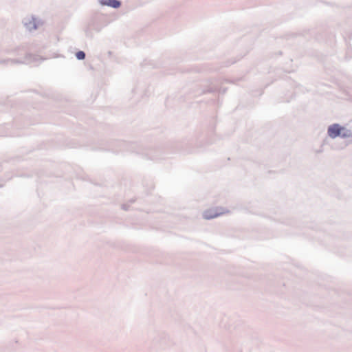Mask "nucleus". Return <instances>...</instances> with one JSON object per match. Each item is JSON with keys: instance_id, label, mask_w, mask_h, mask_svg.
<instances>
[{"instance_id": "nucleus-1", "label": "nucleus", "mask_w": 352, "mask_h": 352, "mask_svg": "<svg viewBox=\"0 0 352 352\" xmlns=\"http://www.w3.org/2000/svg\"><path fill=\"white\" fill-rule=\"evenodd\" d=\"M344 130V128L338 124H333L329 126L327 133L329 136L331 138H336L340 135H342V137L349 136V133H348V131H346L342 133V132Z\"/></svg>"}, {"instance_id": "nucleus-2", "label": "nucleus", "mask_w": 352, "mask_h": 352, "mask_svg": "<svg viewBox=\"0 0 352 352\" xmlns=\"http://www.w3.org/2000/svg\"><path fill=\"white\" fill-rule=\"evenodd\" d=\"M104 4L111 6L112 8H118L120 6V2L117 0H108Z\"/></svg>"}, {"instance_id": "nucleus-3", "label": "nucleus", "mask_w": 352, "mask_h": 352, "mask_svg": "<svg viewBox=\"0 0 352 352\" xmlns=\"http://www.w3.org/2000/svg\"><path fill=\"white\" fill-rule=\"evenodd\" d=\"M76 56L79 60H82L85 57V54L82 51H79L76 53Z\"/></svg>"}, {"instance_id": "nucleus-4", "label": "nucleus", "mask_w": 352, "mask_h": 352, "mask_svg": "<svg viewBox=\"0 0 352 352\" xmlns=\"http://www.w3.org/2000/svg\"><path fill=\"white\" fill-rule=\"evenodd\" d=\"M204 217L206 219H211V218L217 217V214L210 215V214H208L207 213H205Z\"/></svg>"}]
</instances>
